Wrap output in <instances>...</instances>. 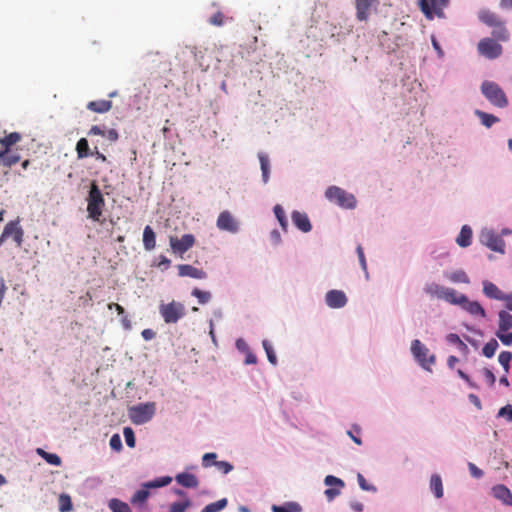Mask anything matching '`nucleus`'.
<instances>
[{"label":"nucleus","mask_w":512,"mask_h":512,"mask_svg":"<svg viewBox=\"0 0 512 512\" xmlns=\"http://www.w3.org/2000/svg\"><path fill=\"white\" fill-rule=\"evenodd\" d=\"M72 509L71 498L68 494H61L59 496V510L61 512H68Z\"/></svg>","instance_id":"nucleus-44"},{"label":"nucleus","mask_w":512,"mask_h":512,"mask_svg":"<svg viewBox=\"0 0 512 512\" xmlns=\"http://www.w3.org/2000/svg\"><path fill=\"white\" fill-rule=\"evenodd\" d=\"M326 304L330 308H342L347 303V297L345 293L341 290H330L327 292L326 297Z\"/></svg>","instance_id":"nucleus-16"},{"label":"nucleus","mask_w":512,"mask_h":512,"mask_svg":"<svg viewBox=\"0 0 512 512\" xmlns=\"http://www.w3.org/2000/svg\"><path fill=\"white\" fill-rule=\"evenodd\" d=\"M2 239L5 241L12 238L18 248H21L24 240V230L20 225V220L16 219L8 222L1 234Z\"/></svg>","instance_id":"nucleus-9"},{"label":"nucleus","mask_w":512,"mask_h":512,"mask_svg":"<svg viewBox=\"0 0 512 512\" xmlns=\"http://www.w3.org/2000/svg\"><path fill=\"white\" fill-rule=\"evenodd\" d=\"M155 410L154 402L141 403L129 409V416L134 424H144L152 419Z\"/></svg>","instance_id":"nucleus-5"},{"label":"nucleus","mask_w":512,"mask_h":512,"mask_svg":"<svg viewBox=\"0 0 512 512\" xmlns=\"http://www.w3.org/2000/svg\"><path fill=\"white\" fill-rule=\"evenodd\" d=\"M172 481L171 477L166 476L162 477L150 482H147L143 485V488L136 491L135 494L131 498V503L133 505H142L146 502L148 497L150 496L149 488H158L168 485Z\"/></svg>","instance_id":"nucleus-8"},{"label":"nucleus","mask_w":512,"mask_h":512,"mask_svg":"<svg viewBox=\"0 0 512 512\" xmlns=\"http://www.w3.org/2000/svg\"><path fill=\"white\" fill-rule=\"evenodd\" d=\"M43 459L51 465L59 466L61 464V458L57 454L44 453Z\"/></svg>","instance_id":"nucleus-52"},{"label":"nucleus","mask_w":512,"mask_h":512,"mask_svg":"<svg viewBox=\"0 0 512 512\" xmlns=\"http://www.w3.org/2000/svg\"><path fill=\"white\" fill-rule=\"evenodd\" d=\"M460 306L471 315L481 316L482 318L486 316V312L481 304L477 301H469L467 297Z\"/></svg>","instance_id":"nucleus-23"},{"label":"nucleus","mask_w":512,"mask_h":512,"mask_svg":"<svg viewBox=\"0 0 512 512\" xmlns=\"http://www.w3.org/2000/svg\"><path fill=\"white\" fill-rule=\"evenodd\" d=\"M411 352L418 363L426 370H431V366L435 363V355L429 353V349L421 343L420 340L415 339L411 343Z\"/></svg>","instance_id":"nucleus-6"},{"label":"nucleus","mask_w":512,"mask_h":512,"mask_svg":"<svg viewBox=\"0 0 512 512\" xmlns=\"http://www.w3.org/2000/svg\"><path fill=\"white\" fill-rule=\"evenodd\" d=\"M481 242L495 252L504 253V240L493 231H486L481 234Z\"/></svg>","instance_id":"nucleus-13"},{"label":"nucleus","mask_w":512,"mask_h":512,"mask_svg":"<svg viewBox=\"0 0 512 512\" xmlns=\"http://www.w3.org/2000/svg\"><path fill=\"white\" fill-rule=\"evenodd\" d=\"M499 323L496 336L506 346L512 345V315L504 310L499 312Z\"/></svg>","instance_id":"nucleus-7"},{"label":"nucleus","mask_w":512,"mask_h":512,"mask_svg":"<svg viewBox=\"0 0 512 512\" xmlns=\"http://www.w3.org/2000/svg\"><path fill=\"white\" fill-rule=\"evenodd\" d=\"M506 412H509V421L512 422V407H511V405H506V406L502 407L498 411V416L502 417V416H504L506 414Z\"/></svg>","instance_id":"nucleus-62"},{"label":"nucleus","mask_w":512,"mask_h":512,"mask_svg":"<svg viewBox=\"0 0 512 512\" xmlns=\"http://www.w3.org/2000/svg\"><path fill=\"white\" fill-rule=\"evenodd\" d=\"M478 50L481 55L489 59L497 58L502 53V46L494 39L484 38L478 44Z\"/></svg>","instance_id":"nucleus-12"},{"label":"nucleus","mask_w":512,"mask_h":512,"mask_svg":"<svg viewBox=\"0 0 512 512\" xmlns=\"http://www.w3.org/2000/svg\"><path fill=\"white\" fill-rule=\"evenodd\" d=\"M457 374L459 375L460 378L466 381L470 387L476 388V385L471 381L470 377L465 372L459 369L457 370Z\"/></svg>","instance_id":"nucleus-64"},{"label":"nucleus","mask_w":512,"mask_h":512,"mask_svg":"<svg viewBox=\"0 0 512 512\" xmlns=\"http://www.w3.org/2000/svg\"><path fill=\"white\" fill-rule=\"evenodd\" d=\"M478 18L483 24H485L489 27H494L496 25H499L500 22L503 21L498 14H496L495 12H492L488 9L480 10L478 13Z\"/></svg>","instance_id":"nucleus-20"},{"label":"nucleus","mask_w":512,"mask_h":512,"mask_svg":"<svg viewBox=\"0 0 512 512\" xmlns=\"http://www.w3.org/2000/svg\"><path fill=\"white\" fill-rule=\"evenodd\" d=\"M272 512H300L301 506L296 502H288L283 506L273 505Z\"/></svg>","instance_id":"nucleus-36"},{"label":"nucleus","mask_w":512,"mask_h":512,"mask_svg":"<svg viewBox=\"0 0 512 512\" xmlns=\"http://www.w3.org/2000/svg\"><path fill=\"white\" fill-rule=\"evenodd\" d=\"M357 480H358V484L362 490L376 492V490H377L376 487L371 484H368V482L366 481V479L364 478V476L361 473L357 474Z\"/></svg>","instance_id":"nucleus-50"},{"label":"nucleus","mask_w":512,"mask_h":512,"mask_svg":"<svg viewBox=\"0 0 512 512\" xmlns=\"http://www.w3.org/2000/svg\"><path fill=\"white\" fill-rule=\"evenodd\" d=\"M446 339L450 344L457 345L460 350H462V351L468 350L467 345L460 339V337L457 334L450 333L447 335Z\"/></svg>","instance_id":"nucleus-46"},{"label":"nucleus","mask_w":512,"mask_h":512,"mask_svg":"<svg viewBox=\"0 0 512 512\" xmlns=\"http://www.w3.org/2000/svg\"><path fill=\"white\" fill-rule=\"evenodd\" d=\"M123 435H124L126 444L131 448L135 447L136 440H135V435H134V431L132 430V428L125 427L123 430Z\"/></svg>","instance_id":"nucleus-48"},{"label":"nucleus","mask_w":512,"mask_h":512,"mask_svg":"<svg viewBox=\"0 0 512 512\" xmlns=\"http://www.w3.org/2000/svg\"><path fill=\"white\" fill-rule=\"evenodd\" d=\"M20 154L9 149L4 156L0 157V166L10 168L20 161Z\"/></svg>","instance_id":"nucleus-29"},{"label":"nucleus","mask_w":512,"mask_h":512,"mask_svg":"<svg viewBox=\"0 0 512 512\" xmlns=\"http://www.w3.org/2000/svg\"><path fill=\"white\" fill-rule=\"evenodd\" d=\"M175 480L178 484L185 488H197L199 486L198 478L191 473H179L175 476Z\"/></svg>","instance_id":"nucleus-22"},{"label":"nucleus","mask_w":512,"mask_h":512,"mask_svg":"<svg viewBox=\"0 0 512 512\" xmlns=\"http://www.w3.org/2000/svg\"><path fill=\"white\" fill-rule=\"evenodd\" d=\"M483 293L491 299L500 300L503 298V292L492 282H483Z\"/></svg>","instance_id":"nucleus-27"},{"label":"nucleus","mask_w":512,"mask_h":512,"mask_svg":"<svg viewBox=\"0 0 512 512\" xmlns=\"http://www.w3.org/2000/svg\"><path fill=\"white\" fill-rule=\"evenodd\" d=\"M493 496L503 504L512 506V493L504 485H496L492 488Z\"/></svg>","instance_id":"nucleus-21"},{"label":"nucleus","mask_w":512,"mask_h":512,"mask_svg":"<svg viewBox=\"0 0 512 512\" xmlns=\"http://www.w3.org/2000/svg\"><path fill=\"white\" fill-rule=\"evenodd\" d=\"M217 227L223 231L236 233L238 231V222L229 211H223L218 216Z\"/></svg>","instance_id":"nucleus-15"},{"label":"nucleus","mask_w":512,"mask_h":512,"mask_svg":"<svg viewBox=\"0 0 512 512\" xmlns=\"http://www.w3.org/2000/svg\"><path fill=\"white\" fill-rule=\"evenodd\" d=\"M324 483L327 486H338L340 488L344 487V482L340 478H337L332 475L326 476L324 479Z\"/></svg>","instance_id":"nucleus-51"},{"label":"nucleus","mask_w":512,"mask_h":512,"mask_svg":"<svg viewBox=\"0 0 512 512\" xmlns=\"http://www.w3.org/2000/svg\"><path fill=\"white\" fill-rule=\"evenodd\" d=\"M498 346H499L498 342L495 339H491L484 345V347L482 349L483 355L487 358L493 357Z\"/></svg>","instance_id":"nucleus-42"},{"label":"nucleus","mask_w":512,"mask_h":512,"mask_svg":"<svg viewBox=\"0 0 512 512\" xmlns=\"http://www.w3.org/2000/svg\"><path fill=\"white\" fill-rule=\"evenodd\" d=\"M108 506L112 512H132L127 503L116 498L111 499Z\"/></svg>","instance_id":"nucleus-35"},{"label":"nucleus","mask_w":512,"mask_h":512,"mask_svg":"<svg viewBox=\"0 0 512 512\" xmlns=\"http://www.w3.org/2000/svg\"><path fill=\"white\" fill-rule=\"evenodd\" d=\"M159 312L166 324L177 323L186 314L184 304L174 300L167 304H161Z\"/></svg>","instance_id":"nucleus-3"},{"label":"nucleus","mask_w":512,"mask_h":512,"mask_svg":"<svg viewBox=\"0 0 512 512\" xmlns=\"http://www.w3.org/2000/svg\"><path fill=\"white\" fill-rule=\"evenodd\" d=\"M481 92L485 98L494 106L504 108L508 105L505 92L495 82L484 81L481 85Z\"/></svg>","instance_id":"nucleus-2"},{"label":"nucleus","mask_w":512,"mask_h":512,"mask_svg":"<svg viewBox=\"0 0 512 512\" xmlns=\"http://www.w3.org/2000/svg\"><path fill=\"white\" fill-rule=\"evenodd\" d=\"M216 454L215 453H206L204 454V456L202 457V465L204 467H210L212 465H215V462L216 461Z\"/></svg>","instance_id":"nucleus-53"},{"label":"nucleus","mask_w":512,"mask_h":512,"mask_svg":"<svg viewBox=\"0 0 512 512\" xmlns=\"http://www.w3.org/2000/svg\"><path fill=\"white\" fill-rule=\"evenodd\" d=\"M430 489L436 498L443 496V483L442 479L438 474H433L430 478Z\"/></svg>","instance_id":"nucleus-31"},{"label":"nucleus","mask_w":512,"mask_h":512,"mask_svg":"<svg viewBox=\"0 0 512 512\" xmlns=\"http://www.w3.org/2000/svg\"><path fill=\"white\" fill-rule=\"evenodd\" d=\"M274 214H275L277 220L279 221L281 227L283 229H286V227H287V220H286L285 212H284L283 208L280 205H276L274 207Z\"/></svg>","instance_id":"nucleus-47"},{"label":"nucleus","mask_w":512,"mask_h":512,"mask_svg":"<svg viewBox=\"0 0 512 512\" xmlns=\"http://www.w3.org/2000/svg\"><path fill=\"white\" fill-rule=\"evenodd\" d=\"M191 294L192 296L196 297L199 304L202 305L208 303L212 298V295L209 291H203L198 288H194Z\"/></svg>","instance_id":"nucleus-41"},{"label":"nucleus","mask_w":512,"mask_h":512,"mask_svg":"<svg viewBox=\"0 0 512 512\" xmlns=\"http://www.w3.org/2000/svg\"><path fill=\"white\" fill-rule=\"evenodd\" d=\"M325 495H326L327 499L329 501H331L335 497L340 495V490L339 489H334V488H328V489L325 490Z\"/></svg>","instance_id":"nucleus-60"},{"label":"nucleus","mask_w":512,"mask_h":512,"mask_svg":"<svg viewBox=\"0 0 512 512\" xmlns=\"http://www.w3.org/2000/svg\"><path fill=\"white\" fill-rule=\"evenodd\" d=\"M110 447L115 451H120L122 449V441L118 434L112 435L109 441Z\"/></svg>","instance_id":"nucleus-54"},{"label":"nucleus","mask_w":512,"mask_h":512,"mask_svg":"<svg viewBox=\"0 0 512 512\" xmlns=\"http://www.w3.org/2000/svg\"><path fill=\"white\" fill-rule=\"evenodd\" d=\"M22 139V135L18 132H12L2 138H0V157L4 156L6 152H8L9 149L18 142H20Z\"/></svg>","instance_id":"nucleus-19"},{"label":"nucleus","mask_w":512,"mask_h":512,"mask_svg":"<svg viewBox=\"0 0 512 512\" xmlns=\"http://www.w3.org/2000/svg\"><path fill=\"white\" fill-rule=\"evenodd\" d=\"M112 108V102L110 100H96L90 101L87 104V109L96 113H106Z\"/></svg>","instance_id":"nucleus-25"},{"label":"nucleus","mask_w":512,"mask_h":512,"mask_svg":"<svg viewBox=\"0 0 512 512\" xmlns=\"http://www.w3.org/2000/svg\"><path fill=\"white\" fill-rule=\"evenodd\" d=\"M291 218L294 225L302 232L307 233L311 231L312 225L306 213L293 211Z\"/></svg>","instance_id":"nucleus-18"},{"label":"nucleus","mask_w":512,"mask_h":512,"mask_svg":"<svg viewBox=\"0 0 512 512\" xmlns=\"http://www.w3.org/2000/svg\"><path fill=\"white\" fill-rule=\"evenodd\" d=\"M500 300L505 302V307L508 311H512V293H510V294L503 293V298H501Z\"/></svg>","instance_id":"nucleus-61"},{"label":"nucleus","mask_w":512,"mask_h":512,"mask_svg":"<svg viewBox=\"0 0 512 512\" xmlns=\"http://www.w3.org/2000/svg\"><path fill=\"white\" fill-rule=\"evenodd\" d=\"M492 36L499 41H508L509 40V31L505 27L504 21L500 22L499 25L492 27Z\"/></svg>","instance_id":"nucleus-32"},{"label":"nucleus","mask_w":512,"mask_h":512,"mask_svg":"<svg viewBox=\"0 0 512 512\" xmlns=\"http://www.w3.org/2000/svg\"><path fill=\"white\" fill-rule=\"evenodd\" d=\"M258 157H259V161H260V165H261L263 181H264V183H267L269 180V172H270L269 158L267 155H265L263 153H260L258 155Z\"/></svg>","instance_id":"nucleus-37"},{"label":"nucleus","mask_w":512,"mask_h":512,"mask_svg":"<svg viewBox=\"0 0 512 512\" xmlns=\"http://www.w3.org/2000/svg\"><path fill=\"white\" fill-rule=\"evenodd\" d=\"M472 241V230L468 225H464L456 239L460 247H468Z\"/></svg>","instance_id":"nucleus-28"},{"label":"nucleus","mask_w":512,"mask_h":512,"mask_svg":"<svg viewBox=\"0 0 512 512\" xmlns=\"http://www.w3.org/2000/svg\"><path fill=\"white\" fill-rule=\"evenodd\" d=\"M109 141L116 142L119 138V134L115 129H109L105 131V136Z\"/></svg>","instance_id":"nucleus-59"},{"label":"nucleus","mask_w":512,"mask_h":512,"mask_svg":"<svg viewBox=\"0 0 512 512\" xmlns=\"http://www.w3.org/2000/svg\"><path fill=\"white\" fill-rule=\"evenodd\" d=\"M215 465L224 474L229 473L233 469V466L229 462H226V461L215 462Z\"/></svg>","instance_id":"nucleus-55"},{"label":"nucleus","mask_w":512,"mask_h":512,"mask_svg":"<svg viewBox=\"0 0 512 512\" xmlns=\"http://www.w3.org/2000/svg\"><path fill=\"white\" fill-rule=\"evenodd\" d=\"M169 244L175 254L182 255L194 246L195 237L192 234H184L181 238L170 236Z\"/></svg>","instance_id":"nucleus-11"},{"label":"nucleus","mask_w":512,"mask_h":512,"mask_svg":"<svg viewBox=\"0 0 512 512\" xmlns=\"http://www.w3.org/2000/svg\"><path fill=\"white\" fill-rule=\"evenodd\" d=\"M449 0H420V9L427 19L432 20L435 16H443V8Z\"/></svg>","instance_id":"nucleus-10"},{"label":"nucleus","mask_w":512,"mask_h":512,"mask_svg":"<svg viewBox=\"0 0 512 512\" xmlns=\"http://www.w3.org/2000/svg\"><path fill=\"white\" fill-rule=\"evenodd\" d=\"M75 149H76L78 159H84L89 156H92V154H93V151H91L89 148V143L86 138L79 139L76 144Z\"/></svg>","instance_id":"nucleus-30"},{"label":"nucleus","mask_w":512,"mask_h":512,"mask_svg":"<svg viewBox=\"0 0 512 512\" xmlns=\"http://www.w3.org/2000/svg\"><path fill=\"white\" fill-rule=\"evenodd\" d=\"M443 300L446 302L453 304V305H461L463 301L466 300V296L464 294L458 293L453 288H446L444 295L442 297Z\"/></svg>","instance_id":"nucleus-24"},{"label":"nucleus","mask_w":512,"mask_h":512,"mask_svg":"<svg viewBox=\"0 0 512 512\" xmlns=\"http://www.w3.org/2000/svg\"><path fill=\"white\" fill-rule=\"evenodd\" d=\"M178 275L180 277H190L194 279H206L207 273L203 269L196 268L190 264L178 265Z\"/></svg>","instance_id":"nucleus-17"},{"label":"nucleus","mask_w":512,"mask_h":512,"mask_svg":"<svg viewBox=\"0 0 512 512\" xmlns=\"http://www.w3.org/2000/svg\"><path fill=\"white\" fill-rule=\"evenodd\" d=\"M468 468H469V471H470V474L474 477V478H481L483 476V471L478 468L474 463H471L469 462L468 463Z\"/></svg>","instance_id":"nucleus-56"},{"label":"nucleus","mask_w":512,"mask_h":512,"mask_svg":"<svg viewBox=\"0 0 512 512\" xmlns=\"http://www.w3.org/2000/svg\"><path fill=\"white\" fill-rule=\"evenodd\" d=\"M356 251H357V254H358V258H359V262L361 264V267L366 272L367 271V263H366V259H365V255H364V251H363L362 246L358 245Z\"/></svg>","instance_id":"nucleus-57"},{"label":"nucleus","mask_w":512,"mask_h":512,"mask_svg":"<svg viewBox=\"0 0 512 512\" xmlns=\"http://www.w3.org/2000/svg\"><path fill=\"white\" fill-rule=\"evenodd\" d=\"M445 277L448 278L453 283L468 284L470 282L468 275L463 270H457L452 273H446Z\"/></svg>","instance_id":"nucleus-33"},{"label":"nucleus","mask_w":512,"mask_h":512,"mask_svg":"<svg viewBox=\"0 0 512 512\" xmlns=\"http://www.w3.org/2000/svg\"><path fill=\"white\" fill-rule=\"evenodd\" d=\"M105 207L103 194L95 181H92L87 196L88 217L95 222L101 221V216Z\"/></svg>","instance_id":"nucleus-1"},{"label":"nucleus","mask_w":512,"mask_h":512,"mask_svg":"<svg viewBox=\"0 0 512 512\" xmlns=\"http://www.w3.org/2000/svg\"><path fill=\"white\" fill-rule=\"evenodd\" d=\"M325 196L329 201L336 203L342 208L352 209L356 206L354 195L337 186L329 187L325 192Z\"/></svg>","instance_id":"nucleus-4"},{"label":"nucleus","mask_w":512,"mask_h":512,"mask_svg":"<svg viewBox=\"0 0 512 512\" xmlns=\"http://www.w3.org/2000/svg\"><path fill=\"white\" fill-rule=\"evenodd\" d=\"M262 345H263V348L266 352V355H267V358H268V361L272 364V365H276L277 364V357L275 355V352L273 350V347L272 345L269 343L268 340H263L262 342Z\"/></svg>","instance_id":"nucleus-45"},{"label":"nucleus","mask_w":512,"mask_h":512,"mask_svg":"<svg viewBox=\"0 0 512 512\" xmlns=\"http://www.w3.org/2000/svg\"><path fill=\"white\" fill-rule=\"evenodd\" d=\"M208 22L214 26H222L225 22V16L221 11H217L209 18Z\"/></svg>","instance_id":"nucleus-49"},{"label":"nucleus","mask_w":512,"mask_h":512,"mask_svg":"<svg viewBox=\"0 0 512 512\" xmlns=\"http://www.w3.org/2000/svg\"><path fill=\"white\" fill-rule=\"evenodd\" d=\"M476 115L480 118L481 123L487 128H490L493 124L499 121L496 116L479 110L476 111Z\"/></svg>","instance_id":"nucleus-39"},{"label":"nucleus","mask_w":512,"mask_h":512,"mask_svg":"<svg viewBox=\"0 0 512 512\" xmlns=\"http://www.w3.org/2000/svg\"><path fill=\"white\" fill-rule=\"evenodd\" d=\"M446 288L437 283H430L425 286L424 291L430 296L442 299Z\"/></svg>","instance_id":"nucleus-34"},{"label":"nucleus","mask_w":512,"mask_h":512,"mask_svg":"<svg viewBox=\"0 0 512 512\" xmlns=\"http://www.w3.org/2000/svg\"><path fill=\"white\" fill-rule=\"evenodd\" d=\"M483 374H484L485 379L489 383V385L493 386L495 384V381H496L494 373L490 369L485 368L483 370Z\"/></svg>","instance_id":"nucleus-58"},{"label":"nucleus","mask_w":512,"mask_h":512,"mask_svg":"<svg viewBox=\"0 0 512 512\" xmlns=\"http://www.w3.org/2000/svg\"><path fill=\"white\" fill-rule=\"evenodd\" d=\"M88 135H100V136H105V131L103 129H101L99 126L97 125H94L90 128V130L88 131Z\"/></svg>","instance_id":"nucleus-63"},{"label":"nucleus","mask_w":512,"mask_h":512,"mask_svg":"<svg viewBox=\"0 0 512 512\" xmlns=\"http://www.w3.org/2000/svg\"><path fill=\"white\" fill-rule=\"evenodd\" d=\"M378 0H355L356 18L358 21H367L371 10L376 8Z\"/></svg>","instance_id":"nucleus-14"},{"label":"nucleus","mask_w":512,"mask_h":512,"mask_svg":"<svg viewBox=\"0 0 512 512\" xmlns=\"http://www.w3.org/2000/svg\"><path fill=\"white\" fill-rule=\"evenodd\" d=\"M143 245L148 251L153 250L156 246V235L149 225H147L143 231Z\"/></svg>","instance_id":"nucleus-26"},{"label":"nucleus","mask_w":512,"mask_h":512,"mask_svg":"<svg viewBox=\"0 0 512 512\" xmlns=\"http://www.w3.org/2000/svg\"><path fill=\"white\" fill-rule=\"evenodd\" d=\"M192 506L190 499L182 500L179 502H173L170 505L169 512H186L188 508Z\"/></svg>","instance_id":"nucleus-40"},{"label":"nucleus","mask_w":512,"mask_h":512,"mask_svg":"<svg viewBox=\"0 0 512 512\" xmlns=\"http://www.w3.org/2000/svg\"><path fill=\"white\" fill-rule=\"evenodd\" d=\"M228 504V501L226 498H222L216 502L210 503L206 505L201 512H219L223 510Z\"/></svg>","instance_id":"nucleus-38"},{"label":"nucleus","mask_w":512,"mask_h":512,"mask_svg":"<svg viewBox=\"0 0 512 512\" xmlns=\"http://www.w3.org/2000/svg\"><path fill=\"white\" fill-rule=\"evenodd\" d=\"M511 360L512 353L509 351H502L498 356V361L503 366L506 373L509 371Z\"/></svg>","instance_id":"nucleus-43"}]
</instances>
